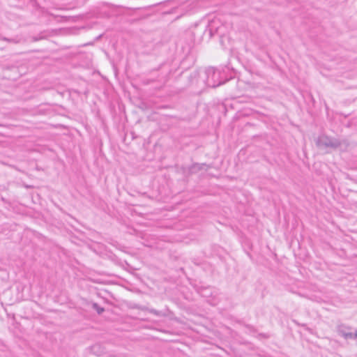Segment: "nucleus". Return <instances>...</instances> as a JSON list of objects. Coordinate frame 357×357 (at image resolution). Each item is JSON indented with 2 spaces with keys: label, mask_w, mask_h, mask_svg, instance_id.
Instances as JSON below:
<instances>
[{
  "label": "nucleus",
  "mask_w": 357,
  "mask_h": 357,
  "mask_svg": "<svg viewBox=\"0 0 357 357\" xmlns=\"http://www.w3.org/2000/svg\"><path fill=\"white\" fill-rule=\"evenodd\" d=\"M316 144L319 147L331 148L333 149L340 148L341 150H343L347 148L349 143L344 139L340 140L338 139L323 135L317 138Z\"/></svg>",
  "instance_id": "f257e3e1"
},
{
  "label": "nucleus",
  "mask_w": 357,
  "mask_h": 357,
  "mask_svg": "<svg viewBox=\"0 0 357 357\" xmlns=\"http://www.w3.org/2000/svg\"><path fill=\"white\" fill-rule=\"evenodd\" d=\"M0 40H4V41H7V42H10V43H18V41L15 40V39H10V38H6V37H2V36H0Z\"/></svg>",
  "instance_id": "0eeeda50"
},
{
  "label": "nucleus",
  "mask_w": 357,
  "mask_h": 357,
  "mask_svg": "<svg viewBox=\"0 0 357 357\" xmlns=\"http://www.w3.org/2000/svg\"><path fill=\"white\" fill-rule=\"evenodd\" d=\"M92 306H93V308L96 310V312H98V314H102L105 311L103 307H100L96 303H93Z\"/></svg>",
  "instance_id": "39448f33"
},
{
  "label": "nucleus",
  "mask_w": 357,
  "mask_h": 357,
  "mask_svg": "<svg viewBox=\"0 0 357 357\" xmlns=\"http://www.w3.org/2000/svg\"><path fill=\"white\" fill-rule=\"evenodd\" d=\"M205 75L206 76V84L208 86L215 88L225 83L220 79V71L213 67L206 68Z\"/></svg>",
  "instance_id": "7ed1b4c3"
},
{
  "label": "nucleus",
  "mask_w": 357,
  "mask_h": 357,
  "mask_svg": "<svg viewBox=\"0 0 357 357\" xmlns=\"http://www.w3.org/2000/svg\"><path fill=\"white\" fill-rule=\"evenodd\" d=\"M141 310H146L151 314H153L158 317H165L167 315L166 313L162 312V311H158V310H156L155 309H153V308H149V307H141Z\"/></svg>",
  "instance_id": "20e7f679"
},
{
  "label": "nucleus",
  "mask_w": 357,
  "mask_h": 357,
  "mask_svg": "<svg viewBox=\"0 0 357 357\" xmlns=\"http://www.w3.org/2000/svg\"><path fill=\"white\" fill-rule=\"evenodd\" d=\"M229 27V24L223 23L220 18L215 17L209 22L207 29L211 36L217 34L223 37L228 33Z\"/></svg>",
  "instance_id": "f03ea898"
},
{
  "label": "nucleus",
  "mask_w": 357,
  "mask_h": 357,
  "mask_svg": "<svg viewBox=\"0 0 357 357\" xmlns=\"http://www.w3.org/2000/svg\"><path fill=\"white\" fill-rule=\"evenodd\" d=\"M349 332L346 331L343 328H340L339 330V333L345 338V334H348Z\"/></svg>",
  "instance_id": "6e6552de"
},
{
  "label": "nucleus",
  "mask_w": 357,
  "mask_h": 357,
  "mask_svg": "<svg viewBox=\"0 0 357 357\" xmlns=\"http://www.w3.org/2000/svg\"><path fill=\"white\" fill-rule=\"evenodd\" d=\"M345 339H357V330L354 333L349 332L348 334H345Z\"/></svg>",
  "instance_id": "423d86ee"
}]
</instances>
